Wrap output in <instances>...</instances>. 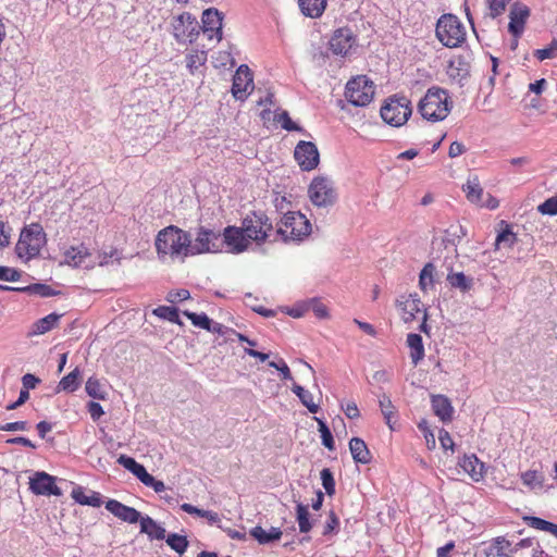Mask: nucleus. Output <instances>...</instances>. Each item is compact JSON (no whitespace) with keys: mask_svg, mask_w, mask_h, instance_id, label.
Listing matches in <instances>:
<instances>
[{"mask_svg":"<svg viewBox=\"0 0 557 557\" xmlns=\"http://www.w3.org/2000/svg\"><path fill=\"white\" fill-rule=\"evenodd\" d=\"M11 228L3 221H0V248L10 244Z\"/></svg>","mask_w":557,"mask_h":557,"instance_id":"69168bd1","label":"nucleus"},{"mask_svg":"<svg viewBox=\"0 0 557 557\" xmlns=\"http://www.w3.org/2000/svg\"><path fill=\"white\" fill-rule=\"evenodd\" d=\"M537 210L542 214L547 215H556L557 214V197H552L546 199L543 203H541Z\"/></svg>","mask_w":557,"mask_h":557,"instance_id":"864d4df0","label":"nucleus"},{"mask_svg":"<svg viewBox=\"0 0 557 557\" xmlns=\"http://www.w3.org/2000/svg\"><path fill=\"white\" fill-rule=\"evenodd\" d=\"M339 528V519L334 511H330L327 521L323 528V535H329L333 532H337Z\"/></svg>","mask_w":557,"mask_h":557,"instance_id":"13d9d810","label":"nucleus"},{"mask_svg":"<svg viewBox=\"0 0 557 557\" xmlns=\"http://www.w3.org/2000/svg\"><path fill=\"white\" fill-rule=\"evenodd\" d=\"M297 522L299 525V531L301 533H308L312 529V523L309 519V510L306 505L297 504Z\"/></svg>","mask_w":557,"mask_h":557,"instance_id":"79ce46f5","label":"nucleus"},{"mask_svg":"<svg viewBox=\"0 0 557 557\" xmlns=\"http://www.w3.org/2000/svg\"><path fill=\"white\" fill-rule=\"evenodd\" d=\"M188 298H190V293L185 288L170 290L166 296V300L172 304L187 300Z\"/></svg>","mask_w":557,"mask_h":557,"instance_id":"4d7b16f0","label":"nucleus"},{"mask_svg":"<svg viewBox=\"0 0 557 557\" xmlns=\"http://www.w3.org/2000/svg\"><path fill=\"white\" fill-rule=\"evenodd\" d=\"M418 109L429 121H443L451 110L448 92L442 88H430L419 101Z\"/></svg>","mask_w":557,"mask_h":557,"instance_id":"7ed1b4c3","label":"nucleus"},{"mask_svg":"<svg viewBox=\"0 0 557 557\" xmlns=\"http://www.w3.org/2000/svg\"><path fill=\"white\" fill-rule=\"evenodd\" d=\"M312 232L310 221L299 211L286 212L274 234L273 240L282 239L284 243L302 242Z\"/></svg>","mask_w":557,"mask_h":557,"instance_id":"f03ea898","label":"nucleus"},{"mask_svg":"<svg viewBox=\"0 0 557 557\" xmlns=\"http://www.w3.org/2000/svg\"><path fill=\"white\" fill-rule=\"evenodd\" d=\"M438 440H440V443H441V446L443 447V449L454 450V445H455L454 441H453L450 434L446 430H444V429L440 430Z\"/></svg>","mask_w":557,"mask_h":557,"instance_id":"680f3d73","label":"nucleus"},{"mask_svg":"<svg viewBox=\"0 0 557 557\" xmlns=\"http://www.w3.org/2000/svg\"><path fill=\"white\" fill-rule=\"evenodd\" d=\"M61 314L58 313H50L38 321H36L33 324V330L30 332V335H41L49 331H51L60 320Z\"/></svg>","mask_w":557,"mask_h":557,"instance_id":"473e14b6","label":"nucleus"},{"mask_svg":"<svg viewBox=\"0 0 557 557\" xmlns=\"http://www.w3.org/2000/svg\"><path fill=\"white\" fill-rule=\"evenodd\" d=\"M435 267L433 263H426L420 272L419 286L425 292L428 288L433 287Z\"/></svg>","mask_w":557,"mask_h":557,"instance_id":"58836bf2","label":"nucleus"},{"mask_svg":"<svg viewBox=\"0 0 557 557\" xmlns=\"http://www.w3.org/2000/svg\"><path fill=\"white\" fill-rule=\"evenodd\" d=\"M117 463L124 467L129 472H132L138 462L133 457L121 455L117 458Z\"/></svg>","mask_w":557,"mask_h":557,"instance_id":"338daca9","label":"nucleus"},{"mask_svg":"<svg viewBox=\"0 0 557 557\" xmlns=\"http://www.w3.org/2000/svg\"><path fill=\"white\" fill-rule=\"evenodd\" d=\"M71 495L73 499L81 505L96 508L102 505L101 495L98 492H91L90 495H86L82 486L74 487Z\"/></svg>","mask_w":557,"mask_h":557,"instance_id":"c756f323","label":"nucleus"},{"mask_svg":"<svg viewBox=\"0 0 557 557\" xmlns=\"http://www.w3.org/2000/svg\"><path fill=\"white\" fill-rule=\"evenodd\" d=\"M298 398L311 413H317L319 411L320 407L313 401V395L309 391L306 389V392Z\"/></svg>","mask_w":557,"mask_h":557,"instance_id":"bf43d9fd","label":"nucleus"},{"mask_svg":"<svg viewBox=\"0 0 557 557\" xmlns=\"http://www.w3.org/2000/svg\"><path fill=\"white\" fill-rule=\"evenodd\" d=\"M294 157L302 171L314 170L320 162V153L315 144L300 140L294 150Z\"/></svg>","mask_w":557,"mask_h":557,"instance_id":"f8f14e48","label":"nucleus"},{"mask_svg":"<svg viewBox=\"0 0 557 557\" xmlns=\"http://www.w3.org/2000/svg\"><path fill=\"white\" fill-rule=\"evenodd\" d=\"M222 21L223 17L219 10L210 8L202 13V30L208 35L209 39L216 38L218 41L222 39Z\"/></svg>","mask_w":557,"mask_h":557,"instance_id":"dca6fc26","label":"nucleus"},{"mask_svg":"<svg viewBox=\"0 0 557 557\" xmlns=\"http://www.w3.org/2000/svg\"><path fill=\"white\" fill-rule=\"evenodd\" d=\"M2 288L7 289V290H17V292H22V293H25L28 295H36V296H39L42 298L58 296L61 294L60 290H55L51 286H49L47 284H42V283H35V284H30L25 287H18V288L10 287V286H3Z\"/></svg>","mask_w":557,"mask_h":557,"instance_id":"b1692460","label":"nucleus"},{"mask_svg":"<svg viewBox=\"0 0 557 557\" xmlns=\"http://www.w3.org/2000/svg\"><path fill=\"white\" fill-rule=\"evenodd\" d=\"M86 393L95 399H104L106 391L96 377H89L85 386Z\"/></svg>","mask_w":557,"mask_h":557,"instance_id":"37998d69","label":"nucleus"},{"mask_svg":"<svg viewBox=\"0 0 557 557\" xmlns=\"http://www.w3.org/2000/svg\"><path fill=\"white\" fill-rule=\"evenodd\" d=\"M356 39L350 28H338L333 33L329 41L330 50L336 55L344 57L351 49Z\"/></svg>","mask_w":557,"mask_h":557,"instance_id":"4468645a","label":"nucleus"},{"mask_svg":"<svg viewBox=\"0 0 557 557\" xmlns=\"http://www.w3.org/2000/svg\"><path fill=\"white\" fill-rule=\"evenodd\" d=\"M535 57L540 61H544L546 59H553V58L557 57V44L554 41L547 48L537 49L535 51Z\"/></svg>","mask_w":557,"mask_h":557,"instance_id":"6e6d98bb","label":"nucleus"},{"mask_svg":"<svg viewBox=\"0 0 557 557\" xmlns=\"http://www.w3.org/2000/svg\"><path fill=\"white\" fill-rule=\"evenodd\" d=\"M459 466L474 481H479L483 476V463L480 462L475 455L463 456V458L459 461Z\"/></svg>","mask_w":557,"mask_h":557,"instance_id":"cd10ccee","label":"nucleus"},{"mask_svg":"<svg viewBox=\"0 0 557 557\" xmlns=\"http://www.w3.org/2000/svg\"><path fill=\"white\" fill-rule=\"evenodd\" d=\"M341 408L349 419H356L359 417V409L355 401H348L346 404H341Z\"/></svg>","mask_w":557,"mask_h":557,"instance_id":"e2e57ef3","label":"nucleus"},{"mask_svg":"<svg viewBox=\"0 0 557 557\" xmlns=\"http://www.w3.org/2000/svg\"><path fill=\"white\" fill-rule=\"evenodd\" d=\"M165 541L166 544L180 555L184 554L189 545L187 537L177 533H170L165 536Z\"/></svg>","mask_w":557,"mask_h":557,"instance_id":"4c0bfd02","label":"nucleus"},{"mask_svg":"<svg viewBox=\"0 0 557 557\" xmlns=\"http://www.w3.org/2000/svg\"><path fill=\"white\" fill-rule=\"evenodd\" d=\"M516 234L510 230L509 225H506L505 230H503L496 237L495 245L497 248L504 247H512L516 243Z\"/></svg>","mask_w":557,"mask_h":557,"instance_id":"a18cd8bd","label":"nucleus"},{"mask_svg":"<svg viewBox=\"0 0 557 557\" xmlns=\"http://www.w3.org/2000/svg\"><path fill=\"white\" fill-rule=\"evenodd\" d=\"M153 314L170 322L181 324L178 310L175 307L159 306L153 310Z\"/></svg>","mask_w":557,"mask_h":557,"instance_id":"c03bdc74","label":"nucleus"},{"mask_svg":"<svg viewBox=\"0 0 557 557\" xmlns=\"http://www.w3.org/2000/svg\"><path fill=\"white\" fill-rule=\"evenodd\" d=\"M447 282L454 288H458L461 292H468L472 288L473 280L468 277L462 272L449 273L447 275Z\"/></svg>","mask_w":557,"mask_h":557,"instance_id":"e433bc0d","label":"nucleus"},{"mask_svg":"<svg viewBox=\"0 0 557 557\" xmlns=\"http://www.w3.org/2000/svg\"><path fill=\"white\" fill-rule=\"evenodd\" d=\"M530 15V10L527 5L521 3H515L510 10V22L508 30L515 38L521 36L524 29V24Z\"/></svg>","mask_w":557,"mask_h":557,"instance_id":"a211bd4d","label":"nucleus"},{"mask_svg":"<svg viewBox=\"0 0 557 557\" xmlns=\"http://www.w3.org/2000/svg\"><path fill=\"white\" fill-rule=\"evenodd\" d=\"M418 429L423 433L429 449L435 448L436 441L432 430L429 428L426 420H421L418 423Z\"/></svg>","mask_w":557,"mask_h":557,"instance_id":"603ef678","label":"nucleus"},{"mask_svg":"<svg viewBox=\"0 0 557 557\" xmlns=\"http://www.w3.org/2000/svg\"><path fill=\"white\" fill-rule=\"evenodd\" d=\"M106 509L110 511L114 517L128 523L140 522V519L143 518L138 510L115 499H109L106 503Z\"/></svg>","mask_w":557,"mask_h":557,"instance_id":"f3484780","label":"nucleus"},{"mask_svg":"<svg viewBox=\"0 0 557 557\" xmlns=\"http://www.w3.org/2000/svg\"><path fill=\"white\" fill-rule=\"evenodd\" d=\"M522 519L529 527L550 533L557 539V524L533 516H524Z\"/></svg>","mask_w":557,"mask_h":557,"instance_id":"f704fd0d","label":"nucleus"},{"mask_svg":"<svg viewBox=\"0 0 557 557\" xmlns=\"http://www.w3.org/2000/svg\"><path fill=\"white\" fill-rule=\"evenodd\" d=\"M407 345L410 348L411 361L414 366H417L424 357L422 337L417 333H410L407 336Z\"/></svg>","mask_w":557,"mask_h":557,"instance_id":"7c9ffc66","label":"nucleus"},{"mask_svg":"<svg viewBox=\"0 0 557 557\" xmlns=\"http://www.w3.org/2000/svg\"><path fill=\"white\" fill-rule=\"evenodd\" d=\"M154 247L158 258L162 261H184L191 257L190 234L175 225H169L158 232Z\"/></svg>","mask_w":557,"mask_h":557,"instance_id":"f257e3e1","label":"nucleus"},{"mask_svg":"<svg viewBox=\"0 0 557 557\" xmlns=\"http://www.w3.org/2000/svg\"><path fill=\"white\" fill-rule=\"evenodd\" d=\"M310 201L318 208L332 207L337 200L334 183L326 176H317L308 188Z\"/></svg>","mask_w":557,"mask_h":557,"instance_id":"0eeeda50","label":"nucleus"},{"mask_svg":"<svg viewBox=\"0 0 557 557\" xmlns=\"http://www.w3.org/2000/svg\"><path fill=\"white\" fill-rule=\"evenodd\" d=\"M485 557H512L511 542L505 536H497L490 541L484 548Z\"/></svg>","mask_w":557,"mask_h":557,"instance_id":"4be33fe9","label":"nucleus"},{"mask_svg":"<svg viewBox=\"0 0 557 557\" xmlns=\"http://www.w3.org/2000/svg\"><path fill=\"white\" fill-rule=\"evenodd\" d=\"M320 476L326 494L333 495L335 493V481L332 471L329 468H324L322 469Z\"/></svg>","mask_w":557,"mask_h":557,"instance_id":"3c124183","label":"nucleus"},{"mask_svg":"<svg viewBox=\"0 0 557 557\" xmlns=\"http://www.w3.org/2000/svg\"><path fill=\"white\" fill-rule=\"evenodd\" d=\"M140 532L147 534L150 540H164L166 536L165 529L149 516L140 519Z\"/></svg>","mask_w":557,"mask_h":557,"instance_id":"bb28decb","label":"nucleus"},{"mask_svg":"<svg viewBox=\"0 0 557 557\" xmlns=\"http://www.w3.org/2000/svg\"><path fill=\"white\" fill-rule=\"evenodd\" d=\"M28 429L27 421L9 422L0 426V430L8 432L25 431Z\"/></svg>","mask_w":557,"mask_h":557,"instance_id":"0e129e2a","label":"nucleus"},{"mask_svg":"<svg viewBox=\"0 0 557 557\" xmlns=\"http://www.w3.org/2000/svg\"><path fill=\"white\" fill-rule=\"evenodd\" d=\"M397 306L401 310V318L404 322L409 323L416 319L417 313L421 311V300L418 294H410L401 296L397 300Z\"/></svg>","mask_w":557,"mask_h":557,"instance_id":"aec40b11","label":"nucleus"},{"mask_svg":"<svg viewBox=\"0 0 557 557\" xmlns=\"http://www.w3.org/2000/svg\"><path fill=\"white\" fill-rule=\"evenodd\" d=\"M207 61V53L206 51H194L191 53H189L187 57H186V65H187V69L189 70V72L191 74H195L196 71L205 65Z\"/></svg>","mask_w":557,"mask_h":557,"instance_id":"a19ab883","label":"nucleus"},{"mask_svg":"<svg viewBox=\"0 0 557 557\" xmlns=\"http://www.w3.org/2000/svg\"><path fill=\"white\" fill-rule=\"evenodd\" d=\"M172 27L173 36L178 42H193L199 35V24L188 12L175 17Z\"/></svg>","mask_w":557,"mask_h":557,"instance_id":"9b49d317","label":"nucleus"},{"mask_svg":"<svg viewBox=\"0 0 557 557\" xmlns=\"http://www.w3.org/2000/svg\"><path fill=\"white\" fill-rule=\"evenodd\" d=\"M250 535L257 540L259 544L264 545L280 540L282 536V531L274 527H272L269 531H265L260 525H257L250 530Z\"/></svg>","mask_w":557,"mask_h":557,"instance_id":"2f4dec72","label":"nucleus"},{"mask_svg":"<svg viewBox=\"0 0 557 557\" xmlns=\"http://www.w3.org/2000/svg\"><path fill=\"white\" fill-rule=\"evenodd\" d=\"M410 115V100L405 96H393L381 108L383 121L392 126H401Z\"/></svg>","mask_w":557,"mask_h":557,"instance_id":"423d86ee","label":"nucleus"},{"mask_svg":"<svg viewBox=\"0 0 557 557\" xmlns=\"http://www.w3.org/2000/svg\"><path fill=\"white\" fill-rule=\"evenodd\" d=\"M277 123L281 124L282 128L288 132H301L302 128L292 121L287 111H282L277 113L274 119Z\"/></svg>","mask_w":557,"mask_h":557,"instance_id":"09e8293b","label":"nucleus"},{"mask_svg":"<svg viewBox=\"0 0 557 557\" xmlns=\"http://www.w3.org/2000/svg\"><path fill=\"white\" fill-rule=\"evenodd\" d=\"M315 420L318 421L319 432L321 433L322 444L327 449L333 450L335 448L334 440H333V435H332L329 426L326 425V423L323 420L318 419V418H315Z\"/></svg>","mask_w":557,"mask_h":557,"instance_id":"8fccbe9b","label":"nucleus"},{"mask_svg":"<svg viewBox=\"0 0 557 557\" xmlns=\"http://www.w3.org/2000/svg\"><path fill=\"white\" fill-rule=\"evenodd\" d=\"M298 4L305 16L317 18L323 14L326 0H298Z\"/></svg>","mask_w":557,"mask_h":557,"instance_id":"c85d7f7f","label":"nucleus"},{"mask_svg":"<svg viewBox=\"0 0 557 557\" xmlns=\"http://www.w3.org/2000/svg\"><path fill=\"white\" fill-rule=\"evenodd\" d=\"M379 404H380L381 412L384 416L385 422L387 423L389 429L393 430L394 428L392 425V417L394 414V406L392 404V400L386 395H383L380 398Z\"/></svg>","mask_w":557,"mask_h":557,"instance_id":"de8ad7c7","label":"nucleus"},{"mask_svg":"<svg viewBox=\"0 0 557 557\" xmlns=\"http://www.w3.org/2000/svg\"><path fill=\"white\" fill-rule=\"evenodd\" d=\"M492 17L500 15L510 0H486Z\"/></svg>","mask_w":557,"mask_h":557,"instance_id":"5fc2aeb1","label":"nucleus"},{"mask_svg":"<svg viewBox=\"0 0 557 557\" xmlns=\"http://www.w3.org/2000/svg\"><path fill=\"white\" fill-rule=\"evenodd\" d=\"M470 74V63L463 55L454 57L447 66V75L456 81L461 82L467 78Z\"/></svg>","mask_w":557,"mask_h":557,"instance_id":"5701e85b","label":"nucleus"},{"mask_svg":"<svg viewBox=\"0 0 557 557\" xmlns=\"http://www.w3.org/2000/svg\"><path fill=\"white\" fill-rule=\"evenodd\" d=\"M252 84V75L247 65H240L233 78L232 94L236 99L246 98V92Z\"/></svg>","mask_w":557,"mask_h":557,"instance_id":"6ab92c4d","label":"nucleus"},{"mask_svg":"<svg viewBox=\"0 0 557 557\" xmlns=\"http://www.w3.org/2000/svg\"><path fill=\"white\" fill-rule=\"evenodd\" d=\"M248 240L257 244L264 243L272 234L273 226L269 218L262 212L248 214L242 223Z\"/></svg>","mask_w":557,"mask_h":557,"instance_id":"6e6552de","label":"nucleus"},{"mask_svg":"<svg viewBox=\"0 0 557 557\" xmlns=\"http://www.w3.org/2000/svg\"><path fill=\"white\" fill-rule=\"evenodd\" d=\"M437 39L448 48L460 46L466 39L462 23L453 14H444L436 24Z\"/></svg>","mask_w":557,"mask_h":557,"instance_id":"39448f33","label":"nucleus"},{"mask_svg":"<svg viewBox=\"0 0 557 557\" xmlns=\"http://www.w3.org/2000/svg\"><path fill=\"white\" fill-rule=\"evenodd\" d=\"M432 410L438 419L444 422H450L454 417V407L449 398L445 395H432L431 396Z\"/></svg>","mask_w":557,"mask_h":557,"instance_id":"412c9836","label":"nucleus"},{"mask_svg":"<svg viewBox=\"0 0 557 557\" xmlns=\"http://www.w3.org/2000/svg\"><path fill=\"white\" fill-rule=\"evenodd\" d=\"M81 384V371L75 368L67 375L61 379L58 388L65 392H75Z\"/></svg>","mask_w":557,"mask_h":557,"instance_id":"c9c22d12","label":"nucleus"},{"mask_svg":"<svg viewBox=\"0 0 557 557\" xmlns=\"http://www.w3.org/2000/svg\"><path fill=\"white\" fill-rule=\"evenodd\" d=\"M522 483L531 490L542 488L544 478L535 470H528L521 473Z\"/></svg>","mask_w":557,"mask_h":557,"instance_id":"ea45409f","label":"nucleus"},{"mask_svg":"<svg viewBox=\"0 0 557 557\" xmlns=\"http://www.w3.org/2000/svg\"><path fill=\"white\" fill-rule=\"evenodd\" d=\"M89 256L88 249L84 245L73 246L65 250L64 263L72 267H82Z\"/></svg>","mask_w":557,"mask_h":557,"instance_id":"a878e982","label":"nucleus"},{"mask_svg":"<svg viewBox=\"0 0 557 557\" xmlns=\"http://www.w3.org/2000/svg\"><path fill=\"white\" fill-rule=\"evenodd\" d=\"M39 382L40 380L30 373H27L22 377L23 388L28 391L35 388Z\"/></svg>","mask_w":557,"mask_h":557,"instance_id":"774afa93","label":"nucleus"},{"mask_svg":"<svg viewBox=\"0 0 557 557\" xmlns=\"http://www.w3.org/2000/svg\"><path fill=\"white\" fill-rule=\"evenodd\" d=\"M20 272L13 268L0 267V280L5 282H16L20 280Z\"/></svg>","mask_w":557,"mask_h":557,"instance_id":"052dcab7","label":"nucleus"},{"mask_svg":"<svg viewBox=\"0 0 557 557\" xmlns=\"http://www.w3.org/2000/svg\"><path fill=\"white\" fill-rule=\"evenodd\" d=\"M46 243L47 238L42 226L33 223L22 230L15 250L20 258L29 260L39 255Z\"/></svg>","mask_w":557,"mask_h":557,"instance_id":"20e7f679","label":"nucleus"},{"mask_svg":"<svg viewBox=\"0 0 557 557\" xmlns=\"http://www.w3.org/2000/svg\"><path fill=\"white\" fill-rule=\"evenodd\" d=\"M29 487L36 495H61V490L55 485L54 478L46 472H36L30 479Z\"/></svg>","mask_w":557,"mask_h":557,"instance_id":"2eb2a0df","label":"nucleus"},{"mask_svg":"<svg viewBox=\"0 0 557 557\" xmlns=\"http://www.w3.org/2000/svg\"><path fill=\"white\" fill-rule=\"evenodd\" d=\"M221 236L222 249L226 246V251L231 253H242L247 250L250 245L242 226H226Z\"/></svg>","mask_w":557,"mask_h":557,"instance_id":"ddd939ff","label":"nucleus"},{"mask_svg":"<svg viewBox=\"0 0 557 557\" xmlns=\"http://www.w3.org/2000/svg\"><path fill=\"white\" fill-rule=\"evenodd\" d=\"M463 191L466 193L467 199L473 203H480L483 196V188L480 185L476 176L469 177L467 183L463 185Z\"/></svg>","mask_w":557,"mask_h":557,"instance_id":"72a5a7b5","label":"nucleus"},{"mask_svg":"<svg viewBox=\"0 0 557 557\" xmlns=\"http://www.w3.org/2000/svg\"><path fill=\"white\" fill-rule=\"evenodd\" d=\"M345 96L355 107H364L373 99V82L364 75L357 76L347 83Z\"/></svg>","mask_w":557,"mask_h":557,"instance_id":"1a4fd4ad","label":"nucleus"},{"mask_svg":"<svg viewBox=\"0 0 557 557\" xmlns=\"http://www.w3.org/2000/svg\"><path fill=\"white\" fill-rule=\"evenodd\" d=\"M183 314L187 317L195 326L203 329L206 331L210 329L211 319L206 313L184 311Z\"/></svg>","mask_w":557,"mask_h":557,"instance_id":"49530a36","label":"nucleus"},{"mask_svg":"<svg viewBox=\"0 0 557 557\" xmlns=\"http://www.w3.org/2000/svg\"><path fill=\"white\" fill-rule=\"evenodd\" d=\"M349 450L355 462L367 465L371 461V453L362 438L352 437L349 441Z\"/></svg>","mask_w":557,"mask_h":557,"instance_id":"393cba45","label":"nucleus"},{"mask_svg":"<svg viewBox=\"0 0 557 557\" xmlns=\"http://www.w3.org/2000/svg\"><path fill=\"white\" fill-rule=\"evenodd\" d=\"M190 250L191 256L221 252V233L205 226L198 227L194 242L190 239Z\"/></svg>","mask_w":557,"mask_h":557,"instance_id":"9d476101","label":"nucleus"}]
</instances>
